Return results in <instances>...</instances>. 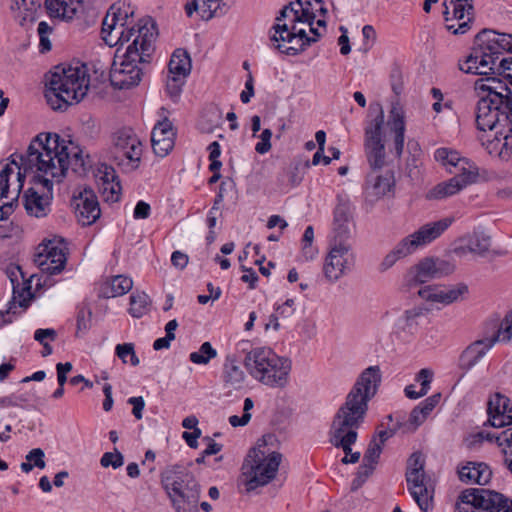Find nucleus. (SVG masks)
<instances>
[{
  "mask_svg": "<svg viewBox=\"0 0 512 512\" xmlns=\"http://www.w3.org/2000/svg\"><path fill=\"white\" fill-rule=\"evenodd\" d=\"M133 287L131 278L124 275L114 276L110 281L105 282L99 289V297L114 298L128 293Z\"/></svg>",
  "mask_w": 512,
  "mask_h": 512,
  "instance_id": "nucleus-31",
  "label": "nucleus"
},
{
  "mask_svg": "<svg viewBox=\"0 0 512 512\" xmlns=\"http://www.w3.org/2000/svg\"><path fill=\"white\" fill-rule=\"evenodd\" d=\"M25 171L36 168L45 175L60 181L71 168L75 173L85 170L82 150L72 146L71 151L64 139L56 133L39 134L27 148L24 156Z\"/></svg>",
  "mask_w": 512,
  "mask_h": 512,
  "instance_id": "nucleus-3",
  "label": "nucleus"
},
{
  "mask_svg": "<svg viewBox=\"0 0 512 512\" xmlns=\"http://www.w3.org/2000/svg\"><path fill=\"white\" fill-rule=\"evenodd\" d=\"M192 68L189 53L181 48L176 49L169 61L168 72L172 75H179L187 78Z\"/></svg>",
  "mask_w": 512,
  "mask_h": 512,
  "instance_id": "nucleus-35",
  "label": "nucleus"
},
{
  "mask_svg": "<svg viewBox=\"0 0 512 512\" xmlns=\"http://www.w3.org/2000/svg\"><path fill=\"white\" fill-rule=\"evenodd\" d=\"M470 253L484 257L490 250L491 237L483 231H474L466 237Z\"/></svg>",
  "mask_w": 512,
  "mask_h": 512,
  "instance_id": "nucleus-40",
  "label": "nucleus"
},
{
  "mask_svg": "<svg viewBox=\"0 0 512 512\" xmlns=\"http://www.w3.org/2000/svg\"><path fill=\"white\" fill-rule=\"evenodd\" d=\"M176 132L172 122L168 118L159 121L151 132L152 149L159 157H165L170 153L175 144Z\"/></svg>",
  "mask_w": 512,
  "mask_h": 512,
  "instance_id": "nucleus-21",
  "label": "nucleus"
},
{
  "mask_svg": "<svg viewBox=\"0 0 512 512\" xmlns=\"http://www.w3.org/2000/svg\"><path fill=\"white\" fill-rule=\"evenodd\" d=\"M217 356V351L212 347L210 342H204L198 351L189 355V360L194 364L206 365L211 359Z\"/></svg>",
  "mask_w": 512,
  "mask_h": 512,
  "instance_id": "nucleus-46",
  "label": "nucleus"
},
{
  "mask_svg": "<svg viewBox=\"0 0 512 512\" xmlns=\"http://www.w3.org/2000/svg\"><path fill=\"white\" fill-rule=\"evenodd\" d=\"M458 477L466 484L486 485L492 477L490 467L484 462L468 461L458 467Z\"/></svg>",
  "mask_w": 512,
  "mask_h": 512,
  "instance_id": "nucleus-24",
  "label": "nucleus"
},
{
  "mask_svg": "<svg viewBox=\"0 0 512 512\" xmlns=\"http://www.w3.org/2000/svg\"><path fill=\"white\" fill-rule=\"evenodd\" d=\"M245 366L254 379L269 387L283 388L291 371L289 359L266 347L252 349L245 357Z\"/></svg>",
  "mask_w": 512,
  "mask_h": 512,
  "instance_id": "nucleus-8",
  "label": "nucleus"
},
{
  "mask_svg": "<svg viewBox=\"0 0 512 512\" xmlns=\"http://www.w3.org/2000/svg\"><path fill=\"white\" fill-rule=\"evenodd\" d=\"M432 279H437L433 258H424L406 275L409 288L424 284Z\"/></svg>",
  "mask_w": 512,
  "mask_h": 512,
  "instance_id": "nucleus-28",
  "label": "nucleus"
},
{
  "mask_svg": "<svg viewBox=\"0 0 512 512\" xmlns=\"http://www.w3.org/2000/svg\"><path fill=\"white\" fill-rule=\"evenodd\" d=\"M100 464L104 468L111 466L113 469H117L124 464V456L120 451H118L115 448L114 452H105L102 455L100 459Z\"/></svg>",
  "mask_w": 512,
  "mask_h": 512,
  "instance_id": "nucleus-50",
  "label": "nucleus"
},
{
  "mask_svg": "<svg viewBox=\"0 0 512 512\" xmlns=\"http://www.w3.org/2000/svg\"><path fill=\"white\" fill-rule=\"evenodd\" d=\"M455 512H512V500L493 490L469 488L459 495Z\"/></svg>",
  "mask_w": 512,
  "mask_h": 512,
  "instance_id": "nucleus-10",
  "label": "nucleus"
},
{
  "mask_svg": "<svg viewBox=\"0 0 512 512\" xmlns=\"http://www.w3.org/2000/svg\"><path fill=\"white\" fill-rule=\"evenodd\" d=\"M487 414V423L494 428L512 425V405L510 399L501 393H495L488 400Z\"/></svg>",
  "mask_w": 512,
  "mask_h": 512,
  "instance_id": "nucleus-20",
  "label": "nucleus"
},
{
  "mask_svg": "<svg viewBox=\"0 0 512 512\" xmlns=\"http://www.w3.org/2000/svg\"><path fill=\"white\" fill-rule=\"evenodd\" d=\"M494 328H497L496 332L491 337H488L490 340H493V345L498 341H510L512 339V310L507 313L499 325L495 322Z\"/></svg>",
  "mask_w": 512,
  "mask_h": 512,
  "instance_id": "nucleus-44",
  "label": "nucleus"
},
{
  "mask_svg": "<svg viewBox=\"0 0 512 512\" xmlns=\"http://www.w3.org/2000/svg\"><path fill=\"white\" fill-rule=\"evenodd\" d=\"M453 223V218H443L421 226L414 233L403 238L382 260L380 271L390 269L398 260L403 259L419 247H423L440 237Z\"/></svg>",
  "mask_w": 512,
  "mask_h": 512,
  "instance_id": "nucleus-9",
  "label": "nucleus"
},
{
  "mask_svg": "<svg viewBox=\"0 0 512 512\" xmlns=\"http://www.w3.org/2000/svg\"><path fill=\"white\" fill-rule=\"evenodd\" d=\"M147 22L155 23L154 21H152V19L149 18L145 20H140L139 23L137 24V27L133 26L131 28H118V30L116 31L115 41L113 40V46L118 44L123 45L124 43L129 42L133 36L135 39L136 36L138 35L139 26L144 25Z\"/></svg>",
  "mask_w": 512,
  "mask_h": 512,
  "instance_id": "nucleus-47",
  "label": "nucleus"
},
{
  "mask_svg": "<svg viewBox=\"0 0 512 512\" xmlns=\"http://www.w3.org/2000/svg\"><path fill=\"white\" fill-rule=\"evenodd\" d=\"M229 7V3L225 0H202L201 18L208 21L215 16L224 15Z\"/></svg>",
  "mask_w": 512,
  "mask_h": 512,
  "instance_id": "nucleus-41",
  "label": "nucleus"
},
{
  "mask_svg": "<svg viewBox=\"0 0 512 512\" xmlns=\"http://www.w3.org/2000/svg\"><path fill=\"white\" fill-rule=\"evenodd\" d=\"M115 171L111 169V171H105L103 180V192H107L108 190L111 193V197H107L111 200H118L119 192L121 190L120 182H115Z\"/></svg>",
  "mask_w": 512,
  "mask_h": 512,
  "instance_id": "nucleus-48",
  "label": "nucleus"
},
{
  "mask_svg": "<svg viewBox=\"0 0 512 512\" xmlns=\"http://www.w3.org/2000/svg\"><path fill=\"white\" fill-rule=\"evenodd\" d=\"M185 77L169 74L166 81V91L171 98H178L185 83Z\"/></svg>",
  "mask_w": 512,
  "mask_h": 512,
  "instance_id": "nucleus-51",
  "label": "nucleus"
},
{
  "mask_svg": "<svg viewBox=\"0 0 512 512\" xmlns=\"http://www.w3.org/2000/svg\"><path fill=\"white\" fill-rule=\"evenodd\" d=\"M493 346V340L488 337L474 341L462 351L459 357V368L463 371H469Z\"/></svg>",
  "mask_w": 512,
  "mask_h": 512,
  "instance_id": "nucleus-25",
  "label": "nucleus"
},
{
  "mask_svg": "<svg viewBox=\"0 0 512 512\" xmlns=\"http://www.w3.org/2000/svg\"><path fill=\"white\" fill-rule=\"evenodd\" d=\"M407 489L422 512L433 508L434 490L427 485L428 477L425 472H406Z\"/></svg>",
  "mask_w": 512,
  "mask_h": 512,
  "instance_id": "nucleus-19",
  "label": "nucleus"
},
{
  "mask_svg": "<svg viewBox=\"0 0 512 512\" xmlns=\"http://www.w3.org/2000/svg\"><path fill=\"white\" fill-rule=\"evenodd\" d=\"M220 120L221 112L217 108L211 107L202 113L199 128L202 132L211 133L214 128L218 127Z\"/></svg>",
  "mask_w": 512,
  "mask_h": 512,
  "instance_id": "nucleus-45",
  "label": "nucleus"
},
{
  "mask_svg": "<svg viewBox=\"0 0 512 512\" xmlns=\"http://www.w3.org/2000/svg\"><path fill=\"white\" fill-rule=\"evenodd\" d=\"M282 454L269 451L265 442L249 450L242 464L238 488L241 493L249 494L259 487L269 484L277 475Z\"/></svg>",
  "mask_w": 512,
  "mask_h": 512,
  "instance_id": "nucleus-7",
  "label": "nucleus"
},
{
  "mask_svg": "<svg viewBox=\"0 0 512 512\" xmlns=\"http://www.w3.org/2000/svg\"><path fill=\"white\" fill-rule=\"evenodd\" d=\"M117 25L118 23L107 13L102 22L101 35L104 42L111 47L113 46L112 33L118 30Z\"/></svg>",
  "mask_w": 512,
  "mask_h": 512,
  "instance_id": "nucleus-54",
  "label": "nucleus"
},
{
  "mask_svg": "<svg viewBox=\"0 0 512 512\" xmlns=\"http://www.w3.org/2000/svg\"><path fill=\"white\" fill-rule=\"evenodd\" d=\"M272 131L264 129L259 135L260 141L255 145V151L261 155L268 153L271 150Z\"/></svg>",
  "mask_w": 512,
  "mask_h": 512,
  "instance_id": "nucleus-59",
  "label": "nucleus"
},
{
  "mask_svg": "<svg viewBox=\"0 0 512 512\" xmlns=\"http://www.w3.org/2000/svg\"><path fill=\"white\" fill-rule=\"evenodd\" d=\"M289 14L292 15L290 22L307 23L309 26L313 25L316 17L314 11L302 9L300 7L294 6L291 3H288L280 10L279 15L276 17L275 21L282 22L289 16Z\"/></svg>",
  "mask_w": 512,
  "mask_h": 512,
  "instance_id": "nucleus-36",
  "label": "nucleus"
},
{
  "mask_svg": "<svg viewBox=\"0 0 512 512\" xmlns=\"http://www.w3.org/2000/svg\"><path fill=\"white\" fill-rule=\"evenodd\" d=\"M424 314V309L414 307L406 310L396 321V328L408 334H414L419 326V318Z\"/></svg>",
  "mask_w": 512,
  "mask_h": 512,
  "instance_id": "nucleus-38",
  "label": "nucleus"
},
{
  "mask_svg": "<svg viewBox=\"0 0 512 512\" xmlns=\"http://www.w3.org/2000/svg\"><path fill=\"white\" fill-rule=\"evenodd\" d=\"M294 305L295 301L293 299H287L283 304L277 306L275 312L281 319H289L294 314Z\"/></svg>",
  "mask_w": 512,
  "mask_h": 512,
  "instance_id": "nucleus-64",
  "label": "nucleus"
},
{
  "mask_svg": "<svg viewBox=\"0 0 512 512\" xmlns=\"http://www.w3.org/2000/svg\"><path fill=\"white\" fill-rule=\"evenodd\" d=\"M6 275L10 279L13 296L8 303V308L0 311V317L4 324H9L13 322L12 316L18 314V308L25 310L29 306L32 295L30 283L19 265L10 264L6 269Z\"/></svg>",
  "mask_w": 512,
  "mask_h": 512,
  "instance_id": "nucleus-13",
  "label": "nucleus"
},
{
  "mask_svg": "<svg viewBox=\"0 0 512 512\" xmlns=\"http://www.w3.org/2000/svg\"><path fill=\"white\" fill-rule=\"evenodd\" d=\"M44 457L45 454L41 448H34L26 455V460L32 463L35 467L43 469L45 467Z\"/></svg>",
  "mask_w": 512,
  "mask_h": 512,
  "instance_id": "nucleus-62",
  "label": "nucleus"
},
{
  "mask_svg": "<svg viewBox=\"0 0 512 512\" xmlns=\"http://www.w3.org/2000/svg\"><path fill=\"white\" fill-rule=\"evenodd\" d=\"M271 30H273V33H270L269 39L272 47L284 53L285 48H287L284 43L295 41L289 24L276 21Z\"/></svg>",
  "mask_w": 512,
  "mask_h": 512,
  "instance_id": "nucleus-37",
  "label": "nucleus"
},
{
  "mask_svg": "<svg viewBox=\"0 0 512 512\" xmlns=\"http://www.w3.org/2000/svg\"><path fill=\"white\" fill-rule=\"evenodd\" d=\"M434 158L437 162L449 169L454 168L453 171L462 172V167H469V165H475L470 162L467 158H463L456 150L449 148H438L434 153Z\"/></svg>",
  "mask_w": 512,
  "mask_h": 512,
  "instance_id": "nucleus-32",
  "label": "nucleus"
},
{
  "mask_svg": "<svg viewBox=\"0 0 512 512\" xmlns=\"http://www.w3.org/2000/svg\"><path fill=\"white\" fill-rule=\"evenodd\" d=\"M223 382L233 389H240L244 385L245 373L240 367L235 355H227L223 364Z\"/></svg>",
  "mask_w": 512,
  "mask_h": 512,
  "instance_id": "nucleus-30",
  "label": "nucleus"
},
{
  "mask_svg": "<svg viewBox=\"0 0 512 512\" xmlns=\"http://www.w3.org/2000/svg\"><path fill=\"white\" fill-rule=\"evenodd\" d=\"M491 77H481L474 83L479 98L476 107V126L488 132L480 137L482 145L492 156L508 161L512 156V57L487 66Z\"/></svg>",
  "mask_w": 512,
  "mask_h": 512,
  "instance_id": "nucleus-1",
  "label": "nucleus"
},
{
  "mask_svg": "<svg viewBox=\"0 0 512 512\" xmlns=\"http://www.w3.org/2000/svg\"><path fill=\"white\" fill-rule=\"evenodd\" d=\"M425 472V457L420 451L411 454L407 461L406 472Z\"/></svg>",
  "mask_w": 512,
  "mask_h": 512,
  "instance_id": "nucleus-58",
  "label": "nucleus"
},
{
  "mask_svg": "<svg viewBox=\"0 0 512 512\" xmlns=\"http://www.w3.org/2000/svg\"><path fill=\"white\" fill-rule=\"evenodd\" d=\"M298 23L290 22L289 26L292 30V35L295 38L296 45H291L285 48L284 54L295 56L304 51L312 43L317 42V38H310L305 29H298Z\"/></svg>",
  "mask_w": 512,
  "mask_h": 512,
  "instance_id": "nucleus-39",
  "label": "nucleus"
},
{
  "mask_svg": "<svg viewBox=\"0 0 512 512\" xmlns=\"http://www.w3.org/2000/svg\"><path fill=\"white\" fill-rule=\"evenodd\" d=\"M387 127L393 134V150L397 158H401L405 140V113L402 107L396 103L389 112Z\"/></svg>",
  "mask_w": 512,
  "mask_h": 512,
  "instance_id": "nucleus-23",
  "label": "nucleus"
},
{
  "mask_svg": "<svg viewBox=\"0 0 512 512\" xmlns=\"http://www.w3.org/2000/svg\"><path fill=\"white\" fill-rule=\"evenodd\" d=\"M107 12L119 24V28L125 26L129 15H133V11H129V6L126 7L120 2L112 4Z\"/></svg>",
  "mask_w": 512,
  "mask_h": 512,
  "instance_id": "nucleus-49",
  "label": "nucleus"
},
{
  "mask_svg": "<svg viewBox=\"0 0 512 512\" xmlns=\"http://www.w3.org/2000/svg\"><path fill=\"white\" fill-rule=\"evenodd\" d=\"M350 208L346 202L340 201L334 209L333 231L335 239H346L349 236L348 223Z\"/></svg>",
  "mask_w": 512,
  "mask_h": 512,
  "instance_id": "nucleus-34",
  "label": "nucleus"
},
{
  "mask_svg": "<svg viewBox=\"0 0 512 512\" xmlns=\"http://www.w3.org/2000/svg\"><path fill=\"white\" fill-rule=\"evenodd\" d=\"M417 293L426 301L448 305L458 301L463 295L468 293V286L464 283H459L455 287L442 289L438 286L428 285L420 288Z\"/></svg>",
  "mask_w": 512,
  "mask_h": 512,
  "instance_id": "nucleus-22",
  "label": "nucleus"
},
{
  "mask_svg": "<svg viewBox=\"0 0 512 512\" xmlns=\"http://www.w3.org/2000/svg\"><path fill=\"white\" fill-rule=\"evenodd\" d=\"M71 206L83 226L93 224L101 214L97 197L90 188H84L77 196H73Z\"/></svg>",
  "mask_w": 512,
  "mask_h": 512,
  "instance_id": "nucleus-18",
  "label": "nucleus"
},
{
  "mask_svg": "<svg viewBox=\"0 0 512 512\" xmlns=\"http://www.w3.org/2000/svg\"><path fill=\"white\" fill-rule=\"evenodd\" d=\"M284 173L288 177V182L291 188L298 186L303 180V175L300 172V164L290 167Z\"/></svg>",
  "mask_w": 512,
  "mask_h": 512,
  "instance_id": "nucleus-63",
  "label": "nucleus"
},
{
  "mask_svg": "<svg viewBox=\"0 0 512 512\" xmlns=\"http://www.w3.org/2000/svg\"><path fill=\"white\" fill-rule=\"evenodd\" d=\"M394 186V176L392 173L387 172L384 175L373 176L371 174L367 177V185L365 193L367 198L375 197L381 198L391 191Z\"/></svg>",
  "mask_w": 512,
  "mask_h": 512,
  "instance_id": "nucleus-29",
  "label": "nucleus"
},
{
  "mask_svg": "<svg viewBox=\"0 0 512 512\" xmlns=\"http://www.w3.org/2000/svg\"><path fill=\"white\" fill-rule=\"evenodd\" d=\"M475 45L486 52L482 56L480 65L487 67L494 65L504 51L512 53V35L483 29L475 36Z\"/></svg>",
  "mask_w": 512,
  "mask_h": 512,
  "instance_id": "nucleus-15",
  "label": "nucleus"
},
{
  "mask_svg": "<svg viewBox=\"0 0 512 512\" xmlns=\"http://www.w3.org/2000/svg\"><path fill=\"white\" fill-rule=\"evenodd\" d=\"M450 173L455 175L447 181H443L430 189L426 198L428 200H442L453 196L464 189L467 185L476 182L479 173L476 165H469V167H462V172L453 171L449 169Z\"/></svg>",
  "mask_w": 512,
  "mask_h": 512,
  "instance_id": "nucleus-16",
  "label": "nucleus"
},
{
  "mask_svg": "<svg viewBox=\"0 0 512 512\" xmlns=\"http://www.w3.org/2000/svg\"><path fill=\"white\" fill-rule=\"evenodd\" d=\"M160 480L175 512H200L201 486L189 467L169 465L161 472Z\"/></svg>",
  "mask_w": 512,
  "mask_h": 512,
  "instance_id": "nucleus-6",
  "label": "nucleus"
},
{
  "mask_svg": "<svg viewBox=\"0 0 512 512\" xmlns=\"http://www.w3.org/2000/svg\"><path fill=\"white\" fill-rule=\"evenodd\" d=\"M446 29L451 31L453 34H465L470 29L471 18H467L466 21H450L445 22Z\"/></svg>",
  "mask_w": 512,
  "mask_h": 512,
  "instance_id": "nucleus-61",
  "label": "nucleus"
},
{
  "mask_svg": "<svg viewBox=\"0 0 512 512\" xmlns=\"http://www.w3.org/2000/svg\"><path fill=\"white\" fill-rule=\"evenodd\" d=\"M28 396L26 394H15L12 393L8 396H0V408L9 407H24V404L28 402Z\"/></svg>",
  "mask_w": 512,
  "mask_h": 512,
  "instance_id": "nucleus-56",
  "label": "nucleus"
},
{
  "mask_svg": "<svg viewBox=\"0 0 512 512\" xmlns=\"http://www.w3.org/2000/svg\"><path fill=\"white\" fill-rule=\"evenodd\" d=\"M381 379L379 366L363 370L333 417L329 431L330 443L336 448H342L347 457L352 453L351 446L357 440V431L364 422L368 403L376 395Z\"/></svg>",
  "mask_w": 512,
  "mask_h": 512,
  "instance_id": "nucleus-2",
  "label": "nucleus"
},
{
  "mask_svg": "<svg viewBox=\"0 0 512 512\" xmlns=\"http://www.w3.org/2000/svg\"><path fill=\"white\" fill-rule=\"evenodd\" d=\"M45 7L50 17L71 21L83 9V0H45Z\"/></svg>",
  "mask_w": 512,
  "mask_h": 512,
  "instance_id": "nucleus-26",
  "label": "nucleus"
},
{
  "mask_svg": "<svg viewBox=\"0 0 512 512\" xmlns=\"http://www.w3.org/2000/svg\"><path fill=\"white\" fill-rule=\"evenodd\" d=\"M150 298L145 292H136L130 296L129 313L134 318H141L149 311Z\"/></svg>",
  "mask_w": 512,
  "mask_h": 512,
  "instance_id": "nucleus-43",
  "label": "nucleus"
},
{
  "mask_svg": "<svg viewBox=\"0 0 512 512\" xmlns=\"http://www.w3.org/2000/svg\"><path fill=\"white\" fill-rule=\"evenodd\" d=\"M92 311L89 307L83 305L77 311V333L85 332L89 329L91 323Z\"/></svg>",
  "mask_w": 512,
  "mask_h": 512,
  "instance_id": "nucleus-55",
  "label": "nucleus"
},
{
  "mask_svg": "<svg viewBox=\"0 0 512 512\" xmlns=\"http://www.w3.org/2000/svg\"><path fill=\"white\" fill-rule=\"evenodd\" d=\"M433 261L435 267V276L437 279L452 274L456 269L455 264L451 261L440 258H433Z\"/></svg>",
  "mask_w": 512,
  "mask_h": 512,
  "instance_id": "nucleus-57",
  "label": "nucleus"
},
{
  "mask_svg": "<svg viewBox=\"0 0 512 512\" xmlns=\"http://www.w3.org/2000/svg\"><path fill=\"white\" fill-rule=\"evenodd\" d=\"M486 53L481 47L474 48L473 52L467 56L464 62H459V70L466 74L480 75L482 77H491V71L488 67L480 65L482 56Z\"/></svg>",
  "mask_w": 512,
  "mask_h": 512,
  "instance_id": "nucleus-33",
  "label": "nucleus"
},
{
  "mask_svg": "<svg viewBox=\"0 0 512 512\" xmlns=\"http://www.w3.org/2000/svg\"><path fill=\"white\" fill-rule=\"evenodd\" d=\"M115 155L117 164L125 172L136 170L141 162L142 144L130 128H122L114 134Z\"/></svg>",
  "mask_w": 512,
  "mask_h": 512,
  "instance_id": "nucleus-14",
  "label": "nucleus"
},
{
  "mask_svg": "<svg viewBox=\"0 0 512 512\" xmlns=\"http://www.w3.org/2000/svg\"><path fill=\"white\" fill-rule=\"evenodd\" d=\"M346 239L331 240L329 251L323 264V274L330 283L343 277L354 265V254Z\"/></svg>",
  "mask_w": 512,
  "mask_h": 512,
  "instance_id": "nucleus-12",
  "label": "nucleus"
},
{
  "mask_svg": "<svg viewBox=\"0 0 512 512\" xmlns=\"http://www.w3.org/2000/svg\"><path fill=\"white\" fill-rule=\"evenodd\" d=\"M383 448L377 444L376 437H373L368 444V448L363 456V462L376 466L380 459Z\"/></svg>",
  "mask_w": 512,
  "mask_h": 512,
  "instance_id": "nucleus-53",
  "label": "nucleus"
},
{
  "mask_svg": "<svg viewBox=\"0 0 512 512\" xmlns=\"http://www.w3.org/2000/svg\"><path fill=\"white\" fill-rule=\"evenodd\" d=\"M27 155V152L25 154H12L10 156V165H14L18 168V174H17V178H18V182H19V190L22 189L23 187V183H24V179L26 177V174L27 173H30V172H40L39 170H37L36 168H33L31 170H27L25 171L24 169V161H22V159H24V156Z\"/></svg>",
  "mask_w": 512,
  "mask_h": 512,
  "instance_id": "nucleus-52",
  "label": "nucleus"
},
{
  "mask_svg": "<svg viewBox=\"0 0 512 512\" xmlns=\"http://www.w3.org/2000/svg\"><path fill=\"white\" fill-rule=\"evenodd\" d=\"M23 201L27 213L37 218L47 216L51 210L50 198L45 194H40L34 187L25 191Z\"/></svg>",
  "mask_w": 512,
  "mask_h": 512,
  "instance_id": "nucleus-27",
  "label": "nucleus"
},
{
  "mask_svg": "<svg viewBox=\"0 0 512 512\" xmlns=\"http://www.w3.org/2000/svg\"><path fill=\"white\" fill-rule=\"evenodd\" d=\"M368 118L364 133V148L370 167L376 170L382 168L385 163V145L382 139L385 117L380 103L370 104Z\"/></svg>",
  "mask_w": 512,
  "mask_h": 512,
  "instance_id": "nucleus-11",
  "label": "nucleus"
},
{
  "mask_svg": "<svg viewBox=\"0 0 512 512\" xmlns=\"http://www.w3.org/2000/svg\"><path fill=\"white\" fill-rule=\"evenodd\" d=\"M512 432V427H508L506 428L505 430H503L502 432L496 434V433H491V432H485V431H481L478 433V436L483 439V440H487L489 442H493L495 441L497 443L498 446H503V445H506L508 447V442L507 441H502L500 440V438H502V436L504 434H511Z\"/></svg>",
  "mask_w": 512,
  "mask_h": 512,
  "instance_id": "nucleus-60",
  "label": "nucleus"
},
{
  "mask_svg": "<svg viewBox=\"0 0 512 512\" xmlns=\"http://www.w3.org/2000/svg\"><path fill=\"white\" fill-rule=\"evenodd\" d=\"M89 89V77L84 65L55 66L46 81L45 97L55 111H65L79 103Z\"/></svg>",
  "mask_w": 512,
  "mask_h": 512,
  "instance_id": "nucleus-5",
  "label": "nucleus"
},
{
  "mask_svg": "<svg viewBox=\"0 0 512 512\" xmlns=\"http://www.w3.org/2000/svg\"><path fill=\"white\" fill-rule=\"evenodd\" d=\"M66 253L55 241L48 240L38 245L34 255V263L46 274L60 273L66 265Z\"/></svg>",
  "mask_w": 512,
  "mask_h": 512,
  "instance_id": "nucleus-17",
  "label": "nucleus"
},
{
  "mask_svg": "<svg viewBox=\"0 0 512 512\" xmlns=\"http://www.w3.org/2000/svg\"><path fill=\"white\" fill-rule=\"evenodd\" d=\"M157 34L155 23L139 26L136 38L122 56L116 55L112 64L109 79L114 88L122 90L139 85L151 61Z\"/></svg>",
  "mask_w": 512,
  "mask_h": 512,
  "instance_id": "nucleus-4",
  "label": "nucleus"
},
{
  "mask_svg": "<svg viewBox=\"0 0 512 512\" xmlns=\"http://www.w3.org/2000/svg\"><path fill=\"white\" fill-rule=\"evenodd\" d=\"M443 5L445 7V10L443 12L445 22L466 21L465 16H467V18L472 19L474 9H468L463 5L456 3H449L448 5L447 0L444 1Z\"/></svg>",
  "mask_w": 512,
  "mask_h": 512,
  "instance_id": "nucleus-42",
  "label": "nucleus"
}]
</instances>
